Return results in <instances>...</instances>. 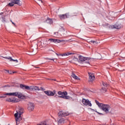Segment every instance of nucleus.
I'll return each instance as SVG.
<instances>
[{
	"mask_svg": "<svg viewBox=\"0 0 125 125\" xmlns=\"http://www.w3.org/2000/svg\"><path fill=\"white\" fill-rule=\"evenodd\" d=\"M6 125H12L10 124H6Z\"/></svg>",
	"mask_w": 125,
	"mask_h": 125,
	"instance_id": "58836bf2",
	"label": "nucleus"
},
{
	"mask_svg": "<svg viewBox=\"0 0 125 125\" xmlns=\"http://www.w3.org/2000/svg\"><path fill=\"white\" fill-rule=\"evenodd\" d=\"M21 88L25 89L27 90H32V86H27L23 84H20Z\"/></svg>",
	"mask_w": 125,
	"mask_h": 125,
	"instance_id": "2eb2a0df",
	"label": "nucleus"
},
{
	"mask_svg": "<svg viewBox=\"0 0 125 125\" xmlns=\"http://www.w3.org/2000/svg\"><path fill=\"white\" fill-rule=\"evenodd\" d=\"M0 59L2 58H4V59H8V60H9L10 62H11L12 64L13 65V66H15V67H17L18 66V65H19V62L18 61V60L16 59H12L11 57H6L5 56L0 55Z\"/></svg>",
	"mask_w": 125,
	"mask_h": 125,
	"instance_id": "7ed1b4c3",
	"label": "nucleus"
},
{
	"mask_svg": "<svg viewBox=\"0 0 125 125\" xmlns=\"http://www.w3.org/2000/svg\"><path fill=\"white\" fill-rule=\"evenodd\" d=\"M2 22H3V23H4V22H5V18L2 17Z\"/></svg>",
	"mask_w": 125,
	"mask_h": 125,
	"instance_id": "7c9ffc66",
	"label": "nucleus"
},
{
	"mask_svg": "<svg viewBox=\"0 0 125 125\" xmlns=\"http://www.w3.org/2000/svg\"><path fill=\"white\" fill-rule=\"evenodd\" d=\"M35 1H36V2L38 3L39 5H41V4H42V0H35Z\"/></svg>",
	"mask_w": 125,
	"mask_h": 125,
	"instance_id": "b1692460",
	"label": "nucleus"
},
{
	"mask_svg": "<svg viewBox=\"0 0 125 125\" xmlns=\"http://www.w3.org/2000/svg\"><path fill=\"white\" fill-rule=\"evenodd\" d=\"M67 116H69V112L67 111H61L58 113L59 118H65Z\"/></svg>",
	"mask_w": 125,
	"mask_h": 125,
	"instance_id": "0eeeda50",
	"label": "nucleus"
},
{
	"mask_svg": "<svg viewBox=\"0 0 125 125\" xmlns=\"http://www.w3.org/2000/svg\"><path fill=\"white\" fill-rule=\"evenodd\" d=\"M27 110L29 112H32L35 110V104L32 102H29L27 104Z\"/></svg>",
	"mask_w": 125,
	"mask_h": 125,
	"instance_id": "423d86ee",
	"label": "nucleus"
},
{
	"mask_svg": "<svg viewBox=\"0 0 125 125\" xmlns=\"http://www.w3.org/2000/svg\"><path fill=\"white\" fill-rule=\"evenodd\" d=\"M13 74H14V73H16V72H13Z\"/></svg>",
	"mask_w": 125,
	"mask_h": 125,
	"instance_id": "79ce46f5",
	"label": "nucleus"
},
{
	"mask_svg": "<svg viewBox=\"0 0 125 125\" xmlns=\"http://www.w3.org/2000/svg\"><path fill=\"white\" fill-rule=\"evenodd\" d=\"M103 26L105 29H113V28H110V26H113V25H110V24H107V23H104L103 24Z\"/></svg>",
	"mask_w": 125,
	"mask_h": 125,
	"instance_id": "4be33fe9",
	"label": "nucleus"
},
{
	"mask_svg": "<svg viewBox=\"0 0 125 125\" xmlns=\"http://www.w3.org/2000/svg\"><path fill=\"white\" fill-rule=\"evenodd\" d=\"M45 24H46V25H50V24H52V20L49 18H48L46 20Z\"/></svg>",
	"mask_w": 125,
	"mask_h": 125,
	"instance_id": "aec40b11",
	"label": "nucleus"
},
{
	"mask_svg": "<svg viewBox=\"0 0 125 125\" xmlns=\"http://www.w3.org/2000/svg\"><path fill=\"white\" fill-rule=\"evenodd\" d=\"M6 101H7V102L17 103L19 102L20 101V100L16 99V98H14L13 100H11V98H10L9 99H6Z\"/></svg>",
	"mask_w": 125,
	"mask_h": 125,
	"instance_id": "f3484780",
	"label": "nucleus"
},
{
	"mask_svg": "<svg viewBox=\"0 0 125 125\" xmlns=\"http://www.w3.org/2000/svg\"><path fill=\"white\" fill-rule=\"evenodd\" d=\"M5 96H0V98H5Z\"/></svg>",
	"mask_w": 125,
	"mask_h": 125,
	"instance_id": "f704fd0d",
	"label": "nucleus"
},
{
	"mask_svg": "<svg viewBox=\"0 0 125 125\" xmlns=\"http://www.w3.org/2000/svg\"><path fill=\"white\" fill-rule=\"evenodd\" d=\"M71 77H72V78H73V79H75V80H80V78H79V77H78V76H77L74 73H72Z\"/></svg>",
	"mask_w": 125,
	"mask_h": 125,
	"instance_id": "5701e85b",
	"label": "nucleus"
},
{
	"mask_svg": "<svg viewBox=\"0 0 125 125\" xmlns=\"http://www.w3.org/2000/svg\"><path fill=\"white\" fill-rule=\"evenodd\" d=\"M4 95H8V96H14V92L7 93H5Z\"/></svg>",
	"mask_w": 125,
	"mask_h": 125,
	"instance_id": "bb28decb",
	"label": "nucleus"
},
{
	"mask_svg": "<svg viewBox=\"0 0 125 125\" xmlns=\"http://www.w3.org/2000/svg\"><path fill=\"white\" fill-rule=\"evenodd\" d=\"M11 2H10L8 4L9 6H13L14 4H18V5H21V3H20V0H11Z\"/></svg>",
	"mask_w": 125,
	"mask_h": 125,
	"instance_id": "9b49d317",
	"label": "nucleus"
},
{
	"mask_svg": "<svg viewBox=\"0 0 125 125\" xmlns=\"http://www.w3.org/2000/svg\"><path fill=\"white\" fill-rule=\"evenodd\" d=\"M22 113H23V108H20L16 113V114H18V115H21Z\"/></svg>",
	"mask_w": 125,
	"mask_h": 125,
	"instance_id": "a211bd4d",
	"label": "nucleus"
},
{
	"mask_svg": "<svg viewBox=\"0 0 125 125\" xmlns=\"http://www.w3.org/2000/svg\"><path fill=\"white\" fill-rule=\"evenodd\" d=\"M11 22H12V24H13V25H14V26H16V24H15V23L13 22V21H12V20L10 21Z\"/></svg>",
	"mask_w": 125,
	"mask_h": 125,
	"instance_id": "473e14b6",
	"label": "nucleus"
},
{
	"mask_svg": "<svg viewBox=\"0 0 125 125\" xmlns=\"http://www.w3.org/2000/svg\"><path fill=\"white\" fill-rule=\"evenodd\" d=\"M94 80H95V76H94V74L91 73H89L88 82H89V83H93Z\"/></svg>",
	"mask_w": 125,
	"mask_h": 125,
	"instance_id": "4468645a",
	"label": "nucleus"
},
{
	"mask_svg": "<svg viewBox=\"0 0 125 125\" xmlns=\"http://www.w3.org/2000/svg\"><path fill=\"white\" fill-rule=\"evenodd\" d=\"M56 34H58V32H55V33H54V34H55V35H56Z\"/></svg>",
	"mask_w": 125,
	"mask_h": 125,
	"instance_id": "e433bc0d",
	"label": "nucleus"
},
{
	"mask_svg": "<svg viewBox=\"0 0 125 125\" xmlns=\"http://www.w3.org/2000/svg\"><path fill=\"white\" fill-rule=\"evenodd\" d=\"M32 90H35L36 91H40L41 89L39 86H32Z\"/></svg>",
	"mask_w": 125,
	"mask_h": 125,
	"instance_id": "6ab92c4d",
	"label": "nucleus"
},
{
	"mask_svg": "<svg viewBox=\"0 0 125 125\" xmlns=\"http://www.w3.org/2000/svg\"><path fill=\"white\" fill-rule=\"evenodd\" d=\"M97 58L98 59H102V56H101L100 54H99L97 55Z\"/></svg>",
	"mask_w": 125,
	"mask_h": 125,
	"instance_id": "cd10ccee",
	"label": "nucleus"
},
{
	"mask_svg": "<svg viewBox=\"0 0 125 125\" xmlns=\"http://www.w3.org/2000/svg\"><path fill=\"white\" fill-rule=\"evenodd\" d=\"M91 59V58L90 57H85L82 56H80L79 57V59L78 58L74 57L73 59V61L75 64H76V65H78L79 63H81V64H83L84 66L86 67V66H89V65H90Z\"/></svg>",
	"mask_w": 125,
	"mask_h": 125,
	"instance_id": "f03ea898",
	"label": "nucleus"
},
{
	"mask_svg": "<svg viewBox=\"0 0 125 125\" xmlns=\"http://www.w3.org/2000/svg\"><path fill=\"white\" fill-rule=\"evenodd\" d=\"M103 85L104 86V87H107L108 84L104 82L103 83Z\"/></svg>",
	"mask_w": 125,
	"mask_h": 125,
	"instance_id": "c85d7f7f",
	"label": "nucleus"
},
{
	"mask_svg": "<svg viewBox=\"0 0 125 125\" xmlns=\"http://www.w3.org/2000/svg\"><path fill=\"white\" fill-rule=\"evenodd\" d=\"M64 117H62L60 118V120H59V123H63V122L65 121V119H64Z\"/></svg>",
	"mask_w": 125,
	"mask_h": 125,
	"instance_id": "a878e982",
	"label": "nucleus"
},
{
	"mask_svg": "<svg viewBox=\"0 0 125 125\" xmlns=\"http://www.w3.org/2000/svg\"><path fill=\"white\" fill-rule=\"evenodd\" d=\"M82 103L85 106H89L90 107L92 106L91 103L88 99H83L82 100Z\"/></svg>",
	"mask_w": 125,
	"mask_h": 125,
	"instance_id": "f8f14e48",
	"label": "nucleus"
},
{
	"mask_svg": "<svg viewBox=\"0 0 125 125\" xmlns=\"http://www.w3.org/2000/svg\"><path fill=\"white\" fill-rule=\"evenodd\" d=\"M8 73H9V74H12L11 72H8Z\"/></svg>",
	"mask_w": 125,
	"mask_h": 125,
	"instance_id": "a19ab883",
	"label": "nucleus"
},
{
	"mask_svg": "<svg viewBox=\"0 0 125 125\" xmlns=\"http://www.w3.org/2000/svg\"><path fill=\"white\" fill-rule=\"evenodd\" d=\"M14 96H16L17 97H18L19 99H21V100H24V99H26V97L19 92H14Z\"/></svg>",
	"mask_w": 125,
	"mask_h": 125,
	"instance_id": "39448f33",
	"label": "nucleus"
},
{
	"mask_svg": "<svg viewBox=\"0 0 125 125\" xmlns=\"http://www.w3.org/2000/svg\"><path fill=\"white\" fill-rule=\"evenodd\" d=\"M1 14H2V13H1Z\"/></svg>",
	"mask_w": 125,
	"mask_h": 125,
	"instance_id": "37998d69",
	"label": "nucleus"
},
{
	"mask_svg": "<svg viewBox=\"0 0 125 125\" xmlns=\"http://www.w3.org/2000/svg\"><path fill=\"white\" fill-rule=\"evenodd\" d=\"M41 89L43 90V88H42V87H41Z\"/></svg>",
	"mask_w": 125,
	"mask_h": 125,
	"instance_id": "ea45409f",
	"label": "nucleus"
},
{
	"mask_svg": "<svg viewBox=\"0 0 125 125\" xmlns=\"http://www.w3.org/2000/svg\"><path fill=\"white\" fill-rule=\"evenodd\" d=\"M58 30H60V29H62V30H63V28L62 26H59L58 27Z\"/></svg>",
	"mask_w": 125,
	"mask_h": 125,
	"instance_id": "2f4dec72",
	"label": "nucleus"
},
{
	"mask_svg": "<svg viewBox=\"0 0 125 125\" xmlns=\"http://www.w3.org/2000/svg\"><path fill=\"white\" fill-rule=\"evenodd\" d=\"M60 18L61 19H65L66 18H68V16H67V14H65L63 15H60Z\"/></svg>",
	"mask_w": 125,
	"mask_h": 125,
	"instance_id": "412c9836",
	"label": "nucleus"
},
{
	"mask_svg": "<svg viewBox=\"0 0 125 125\" xmlns=\"http://www.w3.org/2000/svg\"><path fill=\"white\" fill-rule=\"evenodd\" d=\"M15 119L16 122V125H18V123H20L22 121V115L20 114H18L17 113H15L14 114Z\"/></svg>",
	"mask_w": 125,
	"mask_h": 125,
	"instance_id": "6e6552de",
	"label": "nucleus"
},
{
	"mask_svg": "<svg viewBox=\"0 0 125 125\" xmlns=\"http://www.w3.org/2000/svg\"><path fill=\"white\" fill-rule=\"evenodd\" d=\"M56 55L57 56H69L70 55H72L73 54H74V53H70V52H66V53H64L63 54H58L57 53H56Z\"/></svg>",
	"mask_w": 125,
	"mask_h": 125,
	"instance_id": "dca6fc26",
	"label": "nucleus"
},
{
	"mask_svg": "<svg viewBox=\"0 0 125 125\" xmlns=\"http://www.w3.org/2000/svg\"><path fill=\"white\" fill-rule=\"evenodd\" d=\"M37 50H38V47H36V48L34 49V50H33V52H34H34L37 51Z\"/></svg>",
	"mask_w": 125,
	"mask_h": 125,
	"instance_id": "72a5a7b5",
	"label": "nucleus"
},
{
	"mask_svg": "<svg viewBox=\"0 0 125 125\" xmlns=\"http://www.w3.org/2000/svg\"><path fill=\"white\" fill-rule=\"evenodd\" d=\"M90 43L95 44V43H97V42H96L94 41H91L90 42Z\"/></svg>",
	"mask_w": 125,
	"mask_h": 125,
	"instance_id": "c756f323",
	"label": "nucleus"
},
{
	"mask_svg": "<svg viewBox=\"0 0 125 125\" xmlns=\"http://www.w3.org/2000/svg\"><path fill=\"white\" fill-rule=\"evenodd\" d=\"M44 93L47 96H54L55 94H56V91H53V92L50 90H47L44 91Z\"/></svg>",
	"mask_w": 125,
	"mask_h": 125,
	"instance_id": "ddd939ff",
	"label": "nucleus"
},
{
	"mask_svg": "<svg viewBox=\"0 0 125 125\" xmlns=\"http://www.w3.org/2000/svg\"><path fill=\"white\" fill-rule=\"evenodd\" d=\"M50 60H53V61H54V59H50Z\"/></svg>",
	"mask_w": 125,
	"mask_h": 125,
	"instance_id": "4c0bfd02",
	"label": "nucleus"
},
{
	"mask_svg": "<svg viewBox=\"0 0 125 125\" xmlns=\"http://www.w3.org/2000/svg\"><path fill=\"white\" fill-rule=\"evenodd\" d=\"M101 91L104 93L107 91V89L106 87H102V88L101 89Z\"/></svg>",
	"mask_w": 125,
	"mask_h": 125,
	"instance_id": "393cba45",
	"label": "nucleus"
},
{
	"mask_svg": "<svg viewBox=\"0 0 125 125\" xmlns=\"http://www.w3.org/2000/svg\"><path fill=\"white\" fill-rule=\"evenodd\" d=\"M5 71H6V72H7L8 73H9V70H5Z\"/></svg>",
	"mask_w": 125,
	"mask_h": 125,
	"instance_id": "c9c22d12",
	"label": "nucleus"
},
{
	"mask_svg": "<svg viewBox=\"0 0 125 125\" xmlns=\"http://www.w3.org/2000/svg\"><path fill=\"white\" fill-rule=\"evenodd\" d=\"M123 27V25L120 22H117L115 25L109 26L110 29H121Z\"/></svg>",
	"mask_w": 125,
	"mask_h": 125,
	"instance_id": "9d476101",
	"label": "nucleus"
},
{
	"mask_svg": "<svg viewBox=\"0 0 125 125\" xmlns=\"http://www.w3.org/2000/svg\"><path fill=\"white\" fill-rule=\"evenodd\" d=\"M58 94L59 95L58 96V97H60V98H63V99H70L71 98L70 96H68V93L66 91H59Z\"/></svg>",
	"mask_w": 125,
	"mask_h": 125,
	"instance_id": "20e7f679",
	"label": "nucleus"
},
{
	"mask_svg": "<svg viewBox=\"0 0 125 125\" xmlns=\"http://www.w3.org/2000/svg\"><path fill=\"white\" fill-rule=\"evenodd\" d=\"M95 103L98 106L99 108H97L96 110L92 108H90L92 111L96 112V113L99 115H102V113H103V112H104L105 114H111V113H113L114 109L110 105L100 103L97 100H95Z\"/></svg>",
	"mask_w": 125,
	"mask_h": 125,
	"instance_id": "f257e3e1",
	"label": "nucleus"
},
{
	"mask_svg": "<svg viewBox=\"0 0 125 125\" xmlns=\"http://www.w3.org/2000/svg\"><path fill=\"white\" fill-rule=\"evenodd\" d=\"M49 41H50L51 42H54V43H60V42H66L67 41L66 40H60L58 39H50Z\"/></svg>",
	"mask_w": 125,
	"mask_h": 125,
	"instance_id": "1a4fd4ad",
	"label": "nucleus"
}]
</instances>
